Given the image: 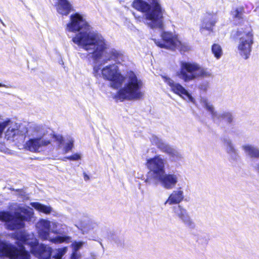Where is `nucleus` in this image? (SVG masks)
Returning a JSON list of instances; mask_svg holds the SVG:
<instances>
[{
	"label": "nucleus",
	"mask_w": 259,
	"mask_h": 259,
	"mask_svg": "<svg viewBox=\"0 0 259 259\" xmlns=\"http://www.w3.org/2000/svg\"><path fill=\"white\" fill-rule=\"evenodd\" d=\"M216 20L213 19V15L210 13H207V16L204 18L200 27V31L204 30L209 31H213V27L215 25Z\"/></svg>",
	"instance_id": "nucleus-17"
},
{
	"label": "nucleus",
	"mask_w": 259,
	"mask_h": 259,
	"mask_svg": "<svg viewBox=\"0 0 259 259\" xmlns=\"http://www.w3.org/2000/svg\"><path fill=\"white\" fill-rule=\"evenodd\" d=\"M176 49H178L182 53L189 51L190 48L187 43L182 42L179 39V42L176 46Z\"/></svg>",
	"instance_id": "nucleus-25"
},
{
	"label": "nucleus",
	"mask_w": 259,
	"mask_h": 259,
	"mask_svg": "<svg viewBox=\"0 0 259 259\" xmlns=\"http://www.w3.org/2000/svg\"><path fill=\"white\" fill-rule=\"evenodd\" d=\"M257 169L259 171V164L257 165Z\"/></svg>",
	"instance_id": "nucleus-42"
},
{
	"label": "nucleus",
	"mask_w": 259,
	"mask_h": 259,
	"mask_svg": "<svg viewBox=\"0 0 259 259\" xmlns=\"http://www.w3.org/2000/svg\"><path fill=\"white\" fill-rule=\"evenodd\" d=\"M143 83L132 71L128 72V81L124 86L120 88L114 96L116 101L136 100L142 99L144 94L141 91Z\"/></svg>",
	"instance_id": "nucleus-3"
},
{
	"label": "nucleus",
	"mask_w": 259,
	"mask_h": 259,
	"mask_svg": "<svg viewBox=\"0 0 259 259\" xmlns=\"http://www.w3.org/2000/svg\"><path fill=\"white\" fill-rule=\"evenodd\" d=\"M5 85L2 84V83H0V87H4Z\"/></svg>",
	"instance_id": "nucleus-40"
},
{
	"label": "nucleus",
	"mask_w": 259,
	"mask_h": 259,
	"mask_svg": "<svg viewBox=\"0 0 259 259\" xmlns=\"http://www.w3.org/2000/svg\"><path fill=\"white\" fill-rule=\"evenodd\" d=\"M220 117L225 120V121L228 123H231L233 121L232 116L229 113H223L220 116Z\"/></svg>",
	"instance_id": "nucleus-30"
},
{
	"label": "nucleus",
	"mask_w": 259,
	"mask_h": 259,
	"mask_svg": "<svg viewBox=\"0 0 259 259\" xmlns=\"http://www.w3.org/2000/svg\"><path fill=\"white\" fill-rule=\"evenodd\" d=\"M9 120L4 121L3 122L0 121V138L2 137L4 130L7 126Z\"/></svg>",
	"instance_id": "nucleus-33"
},
{
	"label": "nucleus",
	"mask_w": 259,
	"mask_h": 259,
	"mask_svg": "<svg viewBox=\"0 0 259 259\" xmlns=\"http://www.w3.org/2000/svg\"><path fill=\"white\" fill-rule=\"evenodd\" d=\"M51 144L49 140H42L41 137L30 139L25 144V148L29 151L37 152L40 147L47 146Z\"/></svg>",
	"instance_id": "nucleus-13"
},
{
	"label": "nucleus",
	"mask_w": 259,
	"mask_h": 259,
	"mask_svg": "<svg viewBox=\"0 0 259 259\" xmlns=\"http://www.w3.org/2000/svg\"><path fill=\"white\" fill-rule=\"evenodd\" d=\"M10 216L6 220V228L11 231L19 230L25 227L24 221L26 217L19 212L11 213L9 212Z\"/></svg>",
	"instance_id": "nucleus-8"
},
{
	"label": "nucleus",
	"mask_w": 259,
	"mask_h": 259,
	"mask_svg": "<svg viewBox=\"0 0 259 259\" xmlns=\"http://www.w3.org/2000/svg\"><path fill=\"white\" fill-rule=\"evenodd\" d=\"M33 206L36 209L46 214L50 213L52 210L51 207L50 206L42 204L39 202L34 203Z\"/></svg>",
	"instance_id": "nucleus-22"
},
{
	"label": "nucleus",
	"mask_w": 259,
	"mask_h": 259,
	"mask_svg": "<svg viewBox=\"0 0 259 259\" xmlns=\"http://www.w3.org/2000/svg\"><path fill=\"white\" fill-rule=\"evenodd\" d=\"M73 147V141L70 140L64 148L63 151L64 153H68L69 151L71 150Z\"/></svg>",
	"instance_id": "nucleus-31"
},
{
	"label": "nucleus",
	"mask_w": 259,
	"mask_h": 259,
	"mask_svg": "<svg viewBox=\"0 0 259 259\" xmlns=\"http://www.w3.org/2000/svg\"><path fill=\"white\" fill-rule=\"evenodd\" d=\"M100 69L99 66L94 67V73L95 75H96L98 73L99 70Z\"/></svg>",
	"instance_id": "nucleus-38"
},
{
	"label": "nucleus",
	"mask_w": 259,
	"mask_h": 259,
	"mask_svg": "<svg viewBox=\"0 0 259 259\" xmlns=\"http://www.w3.org/2000/svg\"><path fill=\"white\" fill-rule=\"evenodd\" d=\"M178 208L180 210V212L178 214L179 218L188 226L192 228H193L194 227V224L189 217L186 209L183 208L180 205L178 206Z\"/></svg>",
	"instance_id": "nucleus-19"
},
{
	"label": "nucleus",
	"mask_w": 259,
	"mask_h": 259,
	"mask_svg": "<svg viewBox=\"0 0 259 259\" xmlns=\"http://www.w3.org/2000/svg\"><path fill=\"white\" fill-rule=\"evenodd\" d=\"M15 239L17 240V245L19 247L18 250L22 259H30L29 252L26 250L24 245L28 244L31 246L32 248L36 242H29L28 236L23 233H18L15 235Z\"/></svg>",
	"instance_id": "nucleus-10"
},
{
	"label": "nucleus",
	"mask_w": 259,
	"mask_h": 259,
	"mask_svg": "<svg viewBox=\"0 0 259 259\" xmlns=\"http://www.w3.org/2000/svg\"><path fill=\"white\" fill-rule=\"evenodd\" d=\"M107 55L105 59V61L110 60H115L120 56V53L116 50L112 49L110 50L107 53Z\"/></svg>",
	"instance_id": "nucleus-24"
},
{
	"label": "nucleus",
	"mask_w": 259,
	"mask_h": 259,
	"mask_svg": "<svg viewBox=\"0 0 259 259\" xmlns=\"http://www.w3.org/2000/svg\"><path fill=\"white\" fill-rule=\"evenodd\" d=\"M72 245L73 246L74 251H77L83 245V242L81 241H74Z\"/></svg>",
	"instance_id": "nucleus-35"
},
{
	"label": "nucleus",
	"mask_w": 259,
	"mask_h": 259,
	"mask_svg": "<svg viewBox=\"0 0 259 259\" xmlns=\"http://www.w3.org/2000/svg\"><path fill=\"white\" fill-rule=\"evenodd\" d=\"M235 37L239 38L238 50L239 54L244 59H247L250 55L252 45L253 43V35L252 31L244 32L241 31H237Z\"/></svg>",
	"instance_id": "nucleus-5"
},
{
	"label": "nucleus",
	"mask_w": 259,
	"mask_h": 259,
	"mask_svg": "<svg viewBox=\"0 0 259 259\" xmlns=\"http://www.w3.org/2000/svg\"><path fill=\"white\" fill-rule=\"evenodd\" d=\"M164 82L168 85L171 92L180 97L186 96L190 100L192 97L190 94L180 83L175 82L172 79L168 77H164Z\"/></svg>",
	"instance_id": "nucleus-11"
},
{
	"label": "nucleus",
	"mask_w": 259,
	"mask_h": 259,
	"mask_svg": "<svg viewBox=\"0 0 259 259\" xmlns=\"http://www.w3.org/2000/svg\"><path fill=\"white\" fill-rule=\"evenodd\" d=\"M83 178H84V180L85 181H88L89 179H90V177L85 172H83Z\"/></svg>",
	"instance_id": "nucleus-39"
},
{
	"label": "nucleus",
	"mask_w": 259,
	"mask_h": 259,
	"mask_svg": "<svg viewBox=\"0 0 259 259\" xmlns=\"http://www.w3.org/2000/svg\"><path fill=\"white\" fill-rule=\"evenodd\" d=\"M160 37L161 40L152 39L157 47L172 51L176 50V46L179 42L177 35L171 32L164 31L161 33Z\"/></svg>",
	"instance_id": "nucleus-7"
},
{
	"label": "nucleus",
	"mask_w": 259,
	"mask_h": 259,
	"mask_svg": "<svg viewBox=\"0 0 259 259\" xmlns=\"http://www.w3.org/2000/svg\"><path fill=\"white\" fill-rule=\"evenodd\" d=\"M32 253L39 259H50L52 249L45 244L38 245L36 242L31 249Z\"/></svg>",
	"instance_id": "nucleus-12"
},
{
	"label": "nucleus",
	"mask_w": 259,
	"mask_h": 259,
	"mask_svg": "<svg viewBox=\"0 0 259 259\" xmlns=\"http://www.w3.org/2000/svg\"><path fill=\"white\" fill-rule=\"evenodd\" d=\"M55 7L57 12L62 16H67L72 10V6L67 0H58Z\"/></svg>",
	"instance_id": "nucleus-16"
},
{
	"label": "nucleus",
	"mask_w": 259,
	"mask_h": 259,
	"mask_svg": "<svg viewBox=\"0 0 259 259\" xmlns=\"http://www.w3.org/2000/svg\"><path fill=\"white\" fill-rule=\"evenodd\" d=\"M17 130L15 128L9 127L5 133V138L9 140L13 139L16 135Z\"/></svg>",
	"instance_id": "nucleus-28"
},
{
	"label": "nucleus",
	"mask_w": 259,
	"mask_h": 259,
	"mask_svg": "<svg viewBox=\"0 0 259 259\" xmlns=\"http://www.w3.org/2000/svg\"><path fill=\"white\" fill-rule=\"evenodd\" d=\"M66 247L59 248L57 249L56 254L54 255V257L56 259H60L66 251Z\"/></svg>",
	"instance_id": "nucleus-29"
},
{
	"label": "nucleus",
	"mask_w": 259,
	"mask_h": 259,
	"mask_svg": "<svg viewBox=\"0 0 259 259\" xmlns=\"http://www.w3.org/2000/svg\"><path fill=\"white\" fill-rule=\"evenodd\" d=\"M184 199L183 192L182 191H174L169 195L166 201L169 204H178Z\"/></svg>",
	"instance_id": "nucleus-18"
},
{
	"label": "nucleus",
	"mask_w": 259,
	"mask_h": 259,
	"mask_svg": "<svg viewBox=\"0 0 259 259\" xmlns=\"http://www.w3.org/2000/svg\"><path fill=\"white\" fill-rule=\"evenodd\" d=\"M101 74L105 80L110 81V87L118 89L123 84L125 77L118 70L114 64L108 65L101 70Z\"/></svg>",
	"instance_id": "nucleus-6"
},
{
	"label": "nucleus",
	"mask_w": 259,
	"mask_h": 259,
	"mask_svg": "<svg viewBox=\"0 0 259 259\" xmlns=\"http://www.w3.org/2000/svg\"><path fill=\"white\" fill-rule=\"evenodd\" d=\"M8 216H10L9 211H0V221L5 222L6 219L8 218Z\"/></svg>",
	"instance_id": "nucleus-34"
},
{
	"label": "nucleus",
	"mask_w": 259,
	"mask_h": 259,
	"mask_svg": "<svg viewBox=\"0 0 259 259\" xmlns=\"http://www.w3.org/2000/svg\"><path fill=\"white\" fill-rule=\"evenodd\" d=\"M211 50L214 57L217 59H220L223 55L222 47L219 44H213L211 46Z\"/></svg>",
	"instance_id": "nucleus-21"
},
{
	"label": "nucleus",
	"mask_w": 259,
	"mask_h": 259,
	"mask_svg": "<svg viewBox=\"0 0 259 259\" xmlns=\"http://www.w3.org/2000/svg\"><path fill=\"white\" fill-rule=\"evenodd\" d=\"M52 137L58 142L59 145H62L64 143V138L62 136L59 135L53 134Z\"/></svg>",
	"instance_id": "nucleus-32"
},
{
	"label": "nucleus",
	"mask_w": 259,
	"mask_h": 259,
	"mask_svg": "<svg viewBox=\"0 0 259 259\" xmlns=\"http://www.w3.org/2000/svg\"><path fill=\"white\" fill-rule=\"evenodd\" d=\"M134 0L133 7L138 11L146 13V20L151 21L149 25L151 28H163V14L165 12L159 3V0Z\"/></svg>",
	"instance_id": "nucleus-2"
},
{
	"label": "nucleus",
	"mask_w": 259,
	"mask_h": 259,
	"mask_svg": "<svg viewBox=\"0 0 259 259\" xmlns=\"http://www.w3.org/2000/svg\"><path fill=\"white\" fill-rule=\"evenodd\" d=\"M49 241L55 244H60L63 242L69 243L70 241V237L67 236H57L54 238H50Z\"/></svg>",
	"instance_id": "nucleus-23"
},
{
	"label": "nucleus",
	"mask_w": 259,
	"mask_h": 259,
	"mask_svg": "<svg viewBox=\"0 0 259 259\" xmlns=\"http://www.w3.org/2000/svg\"><path fill=\"white\" fill-rule=\"evenodd\" d=\"M180 65V68L176 75L185 82L196 78L209 77L211 75L207 69L201 67L194 62L181 61Z\"/></svg>",
	"instance_id": "nucleus-4"
},
{
	"label": "nucleus",
	"mask_w": 259,
	"mask_h": 259,
	"mask_svg": "<svg viewBox=\"0 0 259 259\" xmlns=\"http://www.w3.org/2000/svg\"><path fill=\"white\" fill-rule=\"evenodd\" d=\"M66 158L70 160H78L80 159V156L78 153H75L67 157Z\"/></svg>",
	"instance_id": "nucleus-36"
},
{
	"label": "nucleus",
	"mask_w": 259,
	"mask_h": 259,
	"mask_svg": "<svg viewBox=\"0 0 259 259\" xmlns=\"http://www.w3.org/2000/svg\"><path fill=\"white\" fill-rule=\"evenodd\" d=\"M157 147L161 151L169 154H174L175 150L168 145L160 143L157 145Z\"/></svg>",
	"instance_id": "nucleus-26"
},
{
	"label": "nucleus",
	"mask_w": 259,
	"mask_h": 259,
	"mask_svg": "<svg viewBox=\"0 0 259 259\" xmlns=\"http://www.w3.org/2000/svg\"><path fill=\"white\" fill-rule=\"evenodd\" d=\"M244 13V9L243 7L236 8L233 12H232L233 18L238 19L239 20L243 18L242 16Z\"/></svg>",
	"instance_id": "nucleus-27"
},
{
	"label": "nucleus",
	"mask_w": 259,
	"mask_h": 259,
	"mask_svg": "<svg viewBox=\"0 0 259 259\" xmlns=\"http://www.w3.org/2000/svg\"><path fill=\"white\" fill-rule=\"evenodd\" d=\"M204 106L205 108L209 111L211 114H214V109L212 105H209L208 103H207L206 101H205L204 102Z\"/></svg>",
	"instance_id": "nucleus-37"
},
{
	"label": "nucleus",
	"mask_w": 259,
	"mask_h": 259,
	"mask_svg": "<svg viewBox=\"0 0 259 259\" xmlns=\"http://www.w3.org/2000/svg\"><path fill=\"white\" fill-rule=\"evenodd\" d=\"M66 29L70 32H78L72 40L84 50L89 51L92 49V46L95 47L92 53V57L95 61L101 59L107 48L106 42L96 33L89 31L90 26L80 14L75 13L70 16V22L67 24Z\"/></svg>",
	"instance_id": "nucleus-1"
},
{
	"label": "nucleus",
	"mask_w": 259,
	"mask_h": 259,
	"mask_svg": "<svg viewBox=\"0 0 259 259\" xmlns=\"http://www.w3.org/2000/svg\"><path fill=\"white\" fill-rule=\"evenodd\" d=\"M51 232V223L49 221L41 220L38 223V234L43 240H50Z\"/></svg>",
	"instance_id": "nucleus-15"
},
{
	"label": "nucleus",
	"mask_w": 259,
	"mask_h": 259,
	"mask_svg": "<svg viewBox=\"0 0 259 259\" xmlns=\"http://www.w3.org/2000/svg\"><path fill=\"white\" fill-rule=\"evenodd\" d=\"M146 165L150 171L152 172L154 179L165 173L164 159L159 155L148 159Z\"/></svg>",
	"instance_id": "nucleus-9"
},
{
	"label": "nucleus",
	"mask_w": 259,
	"mask_h": 259,
	"mask_svg": "<svg viewBox=\"0 0 259 259\" xmlns=\"http://www.w3.org/2000/svg\"><path fill=\"white\" fill-rule=\"evenodd\" d=\"M16 191L17 192H19V191H20V189H17Z\"/></svg>",
	"instance_id": "nucleus-41"
},
{
	"label": "nucleus",
	"mask_w": 259,
	"mask_h": 259,
	"mask_svg": "<svg viewBox=\"0 0 259 259\" xmlns=\"http://www.w3.org/2000/svg\"><path fill=\"white\" fill-rule=\"evenodd\" d=\"M244 150L248 153L251 157L259 158V150L249 145L243 146Z\"/></svg>",
	"instance_id": "nucleus-20"
},
{
	"label": "nucleus",
	"mask_w": 259,
	"mask_h": 259,
	"mask_svg": "<svg viewBox=\"0 0 259 259\" xmlns=\"http://www.w3.org/2000/svg\"><path fill=\"white\" fill-rule=\"evenodd\" d=\"M155 179L160 182L161 185L167 189L174 188L178 182L177 177L174 174L160 175Z\"/></svg>",
	"instance_id": "nucleus-14"
}]
</instances>
